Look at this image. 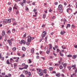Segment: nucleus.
Masks as SVG:
<instances>
[{
    "instance_id": "nucleus-58",
    "label": "nucleus",
    "mask_w": 77,
    "mask_h": 77,
    "mask_svg": "<svg viewBox=\"0 0 77 77\" xmlns=\"http://www.w3.org/2000/svg\"><path fill=\"white\" fill-rule=\"evenodd\" d=\"M36 59H39V56H37L36 57Z\"/></svg>"
},
{
    "instance_id": "nucleus-11",
    "label": "nucleus",
    "mask_w": 77,
    "mask_h": 77,
    "mask_svg": "<svg viewBox=\"0 0 77 77\" xmlns=\"http://www.w3.org/2000/svg\"><path fill=\"white\" fill-rule=\"evenodd\" d=\"M42 34H43V35H44L45 36H46V35H47V32L46 31H44L42 33Z\"/></svg>"
},
{
    "instance_id": "nucleus-61",
    "label": "nucleus",
    "mask_w": 77,
    "mask_h": 77,
    "mask_svg": "<svg viewBox=\"0 0 77 77\" xmlns=\"http://www.w3.org/2000/svg\"><path fill=\"white\" fill-rule=\"evenodd\" d=\"M54 73V74H56V71H53V72H52V74H53V73Z\"/></svg>"
},
{
    "instance_id": "nucleus-48",
    "label": "nucleus",
    "mask_w": 77,
    "mask_h": 77,
    "mask_svg": "<svg viewBox=\"0 0 77 77\" xmlns=\"http://www.w3.org/2000/svg\"><path fill=\"white\" fill-rule=\"evenodd\" d=\"M64 6H66L67 4H66V2H64Z\"/></svg>"
},
{
    "instance_id": "nucleus-33",
    "label": "nucleus",
    "mask_w": 77,
    "mask_h": 77,
    "mask_svg": "<svg viewBox=\"0 0 77 77\" xmlns=\"http://www.w3.org/2000/svg\"><path fill=\"white\" fill-rule=\"evenodd\" d=\"M67 68L69 69V70H71V66H68Z\"/></svg>"
},
{
    "instance_id": "nucleus-43",
    "label": "nucleus",
    "mask_w": 77,
    "mask_h": 77,
    "mask_svg": "<svg viewBox=\"0 0 77 77\" xmlns=\"http://www.w3.org/2000/svg\"><path fill=\"white\" fill-rule=\"evenodd\" d=\"M0 58L1 59V60H4V57H1Z\"/></svg>"
},
{
    "instance_id": "nucleus-17",
    "label": "nucleus",
    "mask_w": 77,
    "mask_h": 77,
    "mask_svg": "<svg viewBox=\"0 0 77 77\" xmlns=\"http://www.w3.org/2000/svg\"><path fill=\"white\" fill-rule=\"evenodd\" d=\"M46 14H44L43 15V18H44V19H45V18L46 17Z\"/></svg>"
},
{
    "instance_id": "nucleus-57",
    "label": "nucleus",
    "mask_w": 77,
    "mask_h": 77,
    "mask_svg": "<svg viewBox=\"0 0 77 77\" xmlns=\"http://www.w3.org/2000/svg\"><path fill=\"white\" fill-rule=\"evenodd\" d=\"M41 58H42V59H43L44 60H45V57H42Z\"/></svg>"
},
{
    "instance_id": "nucleus-8",
    "label": "nucleus",
    "mask_w": 77,
    "mask_h": 77,
    "mask_svg": "<svg viewBox=\"0 0 77 77\" xmlns=\"http://www.w3.org/2000/svg\"><path fill=\"white\" fill-rule=\"evenodd\" d=\"M69 10H71V12H72V10L71 8H69L67 9L66 11L68 13V12H69Z\"/></svg>"
},
{
    "instance_id": "nucleus-38",
    "label": "nucleus",
    "mask_w": 77,
    "mask_h": 77,
    "mask_svg": "<svg viewBox=\"0 0 77 77\" xmlns=\"http://www.w3.org/2000/svg\"><path fill=\"white\" fill-rule=\"evenodd\" d=\"M30 71H35V69H30Z\"/></svg>"
},
{
    "instance_id": "nucleus-46",
    "label": "nucleus",
    "mask_w": 77,
    "mask_h": 77,
    "mask_svg": "<svg viewBox=\"0 0 77 77\" xmlns=\"http://www.w3.org/2000/svg\"><path fill=\"white\" fill-rule=\"evenodd\" d=\"M55 5H58V2H56L54 3Z\"/></svg>"
},
{
    "instance_id": "nucleus-14",
    "label": "nucleus",
    "mask_w": 77,
    "mask_h": 77,
    "mask_svg": "<svg viewBox=\"0 0 77 77\" xmlns=\"http://www.w3.org/2000/svg\"><path fill=\"white\" fill-rule=\"evenodd\" d=\"M7 21H8V20H7V19H5L3 21V22L4 23V24H5V23H6L7 22Z\"/></svg>"
},
{
    "instance_id": "nucleus-28",
    "label": "nucleus",
    "mask_w": 77,
    "mask_h": 77,
    "mask_svg": "<svg viewBox=\"0 0 77 77\" xmlns=\"http://www.w3.org/2000/svg\"><path fill=\"white\" fill-rule=\"evenodd\" d=\"M13 25L16 26V25H17V22H14V23H13Z\"/></svg>"
},
{
    "instance_id": "nucleus-42",
    "label": "nucleus",
    "mask_w": 77,
    "mask_h": 77,
    "mask_svg": "<svg viewBox=\"0 0 77 77\" xmlns=\"http://www.w3.org/2000/svg\"><path fill=\"white\" fill-rule=\"evenodd\" d=\"M56 18V17L55 16H53L52 17V19H55Z\"/></svg>"
},
{
    "instance_id": "nucleus-2",
    "label": "nucleus",
    "mask_w": 77,
    "mask_h": 77,
    "mask_svg": "<svg viewBox=\"0 0 77 77\" xmlns=\"http://www.w3.org/2000/svg\"><path fill=\"white\" fill-rule=\"evenodd\" d=\"M58 9L60 12H63V6H62V5L61 4L59 5Z\"/></svg>"
},
{
    "instance_id": "nucleus-3",
    "label": "nucleus",
    "mask_w": 77,
    "mask_h": 77,
    "mask_svg": "<svg viewBox=\"0 0 77 77\" xmlns=\"http://www.w3.org/2000/svg\"><path fill=\"white\" fill-rule=\"evenodd\" d=\"M38 74L40 76H42L44 74L43 70H42L41 69H39Z\"/></svg>"
},
{
    "instance_id": "nucleus-12",
    "label": "nucleus",
    "mask_w": 77,
    "mask_h": 77,
    "mask_svg": "<svg viewBox=\"0 0 77 77\" xmlns=\"http://www.w3.org/2000/svg\"><path fill=\"white\" fill-rule=\"evenodd\" d=\"M67 64L66 63H64L63 64V66L64 68H66V66H67Z\"/></svg>"
},
{
    "instance_id": "nucleus-29",
    "label": "nucleus",
    "mask_w": 77,
    "mask_h": 77,
    "mask_svg": "<svg viewBox=\"0 0 77 77\" xmlns=\"http://www.w3.org/2000/svg\"><path fill=\"white\" fill-rule=\"evenodd\" d=\"M8 11L9 12H11V11H12V8H11V7H10L9 8Z\"/></svg>"
},
{
    "instance_id": "nucleus-34",
    "label": "nucleus",
    "mask_w": 77,
    "mask_h": 77,
    "mask_svg": "<svg viewBox=\"0 0 77 77\" xmlns=\"http://www.w3.org/2000/svg\"><path fill=\"white\" fill-rule=\"evenodd\" d=\"M32 74V73L30 72H29L28 73V75H29V76H30Z\"/></svg>"
},
{
    "instance_id": "nucleus-40",
    "label": "nucleus",
    "mask_w": 77,
    "mask_h": 77,
    "mask_svg": "<svg viewBox=\"0 0 77 77\" xmlns=\"http://www.w3.org/2000/svg\"><path fill=\"white\" fill-rule=\"evenodd\" d=\"M53 67H50L49 68V70L50 71H52L53 70Z\"/></svg>"
},
{
    "instance_id": "nucleus-6",
    "label": "nucleus",
    "mask_w": 77,
    "mask_h": 77,
    "mask_svg": "<svg viewBox=\"0 0 77 77\" xmlns=\"http://www.w3.org/2000/svg\"><path fill=\"white\" fill-rule=\"evenodd\" d=\"M49 50H51V49H52V44H50L49 45Z\"/></svg>"
},
{
    "instance_id": "nucleus-60",
    "label": "nucleus",
    "mask_w": 77,
    "mask_h": 77,
    "mask_svg": "<svg viewBox=\"0 0 77 77\" xmlns=\"http://www.w3.org/2000/svg\"><path fill=\"white\" fill-rule=\"evenodd\" d=\"M57 53L59 52V51H60V50H59V49L58 48L57 49Z\"/></svg>"
},
{
    "instance_id": "nucleus-31",
    "label": "nucleus",
    "mask_w": 77,
    "mask_h": 77,
    "mask_svg": "<svg viewBox=\"0 0 77 77\" xmlns=\"http://www.w3.org/2000/svg\"><path fill=\"white\" fill-rule=\"evenodd\" d=\"M76 67V66L75 64H74V65H72V68H75Z\"/></svg>"
},
{
    "instance_id": "nucleus-27",
    "label": "nucleus",
    "mask_w": 77,
    "mask_h": 77,
    "mask_svg": "<svg viewBox=\"0 0 77 77\" xmlns=\"http://www.w3.org/2000/svg\"><path fill=\"white\" fill-rule=\"evenodd\" d=\"M63 66H62V65H60V69H63Z\"/></svg>"
},
{
    "instance_id": "nucleus-26",
    "label": "nucleus",
    "mask_w": 77,
    "mask_h": 77,
    "mask_svg": "<svg viewBox=\"0 0 77 77\" xmlns=\"http://www.w3.org/2000/svg\"><path fill=\"white\" fill-rule=\"evenodd\" d=\"M60 54V56H63V54H62V52L60 51V52L59 53Z\"/></svg>"
},
{
    "instance_id": "nucleus-35",
    "label": "nucleus",
    "mask_w": 77,
    "mask_h": 77,
    "mask_svg": "<svg viewBox=\"0 0 77 77\" xmlns=\"http://www.w3.org/2000/svg\"><path fill=\"white\" fill-rule=\"evenodd\" d=\"M20 4H21V6H22L23 7V6H24V3L21 2Z\"/></svg>"
},
{
    "instance_id": "nucleus-4",
    "label": "nucleus",
    "mask_w": 77,
    "mask_h": 77,
    "mask_svg": "<svg viewBox=\"0 0 77 77\" xmlns=\"http://www.w3.org/2000/svg\"><path fill=\"white\" fill-rule=\"evenodd\" d=\"M7 42L8 43L9 45L10 46L12 45V42L11 41V40L10 39H8L7 40Z\"/></svg>"
},
{
    "instance_id": "nucleus-10",
    "label": "nucleus",
    "mask_w": 77,
    "mask_h": 77,
    "mask_svg": "<svg viewBox=\"0 0 77 77\" xmlns=\"http://www.w3.org/2000/svg\"><path fill=\"white\" fill-rule=\"evenodd\" d=\"M22 49L23 51H25L26 50V47H23Z\"/></svg>"
},
{
    "instance_id": "nucleus-13",
    "label": "nucleus",
    "mask_w": 77,
    "mask_h": 77,
    "mask_svg": "<svg viewBox=\"0 0 77 77\" xmlns=\"http://www.w3.org/2000/svg\"><path fill=\"white\" fill-rule=\"evenodd\" d=\"M24 67H23L24 69H27L28 67H29V66L28 65H25L24 66Z\"/></svg>"
},
{
    "instance_id": "nucleus-25",
    "label": "nucleus",
    "mask_w": 77,
    "mask_h": 77,
    "mask_svg": "<svg viewBox=\"0 0 77 77\" xmlns=\"http://www.w3.org/2000/svg\"><path fill=\"white\" fill-rule=\"evenodd\" d=\"M47 38H48V35H46L45 37V41H46V42H47Z\"/></svg>"
},
{
    "instance_id": "nucleus-62",
    "label": "nucleus",
    "mask_w": 77,
    "mask_h": 77,
    "mask_svg": "<svg viewBox=\"0 0 77 77\" xmlns=\"http://www.w3.org/2000/svg\"><path fill=\"white\" fill-rule=\"evenodd\" d=\"M2 75H5V72H2Z\"/></svg>"
},
{
    "instance_id": "nucleus-15",
    "label": "nucleus",
    "mask_w": 77,
    "mask_h": 77,
    "mask_svg": "<svg viewBox=\"0 0 77 77\" xmlns=\"http://www.w3.org/2000/svg\"><path fill=\"white\" fill-rule=\"evenodd\" d=\"M42 36V39H44V38L45 36V35H44V34H42V35H41Z\"/></svg>"
},
{
    "instance_id": "nucleus-56",
    "label": "nucleus",
    "mask_w": 77,
    "mask_h": 77,
    "mask_svg": "<svg viewBox=\"0 0 77 77\" xmlns=\"http://www.w3.org/2000/svg\"><path fill=\"white\" fill-rule=\"evenodd\" d=\"M14 40V39L13 38H11V41H13Z\"/></svg>"
},
{
    "instance_id": "nucleus-37",
    "label": "nucleus",
    "mask_w": 77,
    "mask_h": 77,
    "mask_svg": "<svg viewBox=\"0 0 77 77\" xmlns=\"http://www.w3.org/2000/svg\"><path fill=\"white\" fill-rule=\"evenodd\" d=\"M20 77H25V75H23V74H22L20 75Z\"/></svg>"
},
{
    "instance_id": "nucleus-54",
    "label": "nucleus",
    "mask_w": 77,
    "mask_h": 77,
    "mask_svg": "<svg viewBox=\"0 0 77 77\" xmlns=\"http://www.w3.org/2000/svg\"><path fill=\"white\" fill-rule=\"evenodd\" d=\"M49 11L50 12H52V11H53V10H51V9H50Z\"/></svg>"
},
{
    "instance_id": "nucleus-52",
    "label": "nucleus",
    "mask_w": 77,
    "mask_h": 77,
    "mask_svg": "<svg viewBox=\"0 0 77 77\" xmlns=\"http://www.w3.org/2000/svg\"><path fill=\"white\" fill-rule=\"evenodd\" d=\"M25 73L26 74H27L28 73V71H25Z\"/></svg>"
},
{
    "instance_id": "nucleus-32",
    "label": "nucleus",
    "mask_w": 77,
    "mask_h": 77,
    "mask_svg": "<svg viewBox=\"0 0 77 77\" xmlns=\"http://www.w3.org/2000/svg\"><path fill=\"white\" fill-rule=\"evenodd\" d=\"M16 50H17V49L15 47H14L12 49V50H13V51H15Z\"/></svg>"
},
{
    "instance_id": "nucleus-41",
    "label": "nucleus",
    "mask_w": 77,
    "mask_h": 77,
    "mask_svg": "<svg viewBox=\"0 0 77 77\" xmlns=\"http://www.w3.org/2000/svg\"><path fill=\"white\" fill-rule=\"evenodd\" d=\"M22 3H26V0H23Z\"/></svg>"
},
{
    "instance_id": "nucleus-36",
    "label": "nucleus",
    "mask_w": 77,
    "mask_h": 77,
    "mask_svg": "<svg viewBox=\"0 0 77 77\" xmlns=\"http://www.w3.org/2000/svg\"><path fill=\"white\" fill-rule=\"evenodd\" d=\"M67 56L68 57H72V55H67Z\"/></svg>"
},
{
    "instance_id": "nucleus-18",
    "label": "nucleus",
    "mask_w": 77,
    "mask_h": 77,
    "mask_svg": "<svg viewBox=\"0 0 77 77\" xmlns=\"http://www.w3.org/2000/svg\"><path fill=\"white\" fill-rule=\"evenodd\" d=\"M11 22V19H8L7 20V22L8 23H10Z\"/></svg>"
},
{
    "instance_id": "nucleus-5",
    "label": "nucleus",
    "mask_w": 77,
    "mask_h": 77,
    "mask_svg": "<svg viewBox=\"0 0 77 77\" xmlns=\"http://www.w3.org/2000/svg\"><path fill=\"white\" fill-rule=\"evenodd\" d=\"M20 44H26V41H25L24 40H21V42H20Z\"/></svg>"
},
{
    "instance_id": "nucleus-45",
    "label": "nucleus",
    "mask_w": 77,
    "mask_h": 77,
    "mask_svg": "<svg viewBox=\"0 0 77 77\" xmlns=\"http://www.w3.org/2000/svg\"><path fill=\"white\" fill-rule=\"evenodd\" d=\"M24 67L23 68H21V67H19V69H20V70H22V69H24Z\"/></svg>"
},
{
    "instance_id": "nucleus-22",
    "label": "nucleus",
    "mask_w": 77,
    "mask_h": 77,
    "mask_svg": "<svg viewBox=\"0 0 77 77\" xmlns=\"http://www.w3.org/2000/svg\"><path fill=\"white\" fill-rule=\"evenodd\" d=\"M31 52L32 53V54H33V53H34V49H32L31 50Z\"/></svg>"
},
{
    "instance_id": "nucleus-53",
    "label": "nucleus",
    "mask_w": 77,
    "mask_h": 77,
    "mask_svg": "<svg viewBox=\"0 0 77 77\" xmlns=\"http://www.w3.org/2000/svg\"><path fill=\"white\" fill-rule=\"evenodd\" d=\"M63 22H65L66 21V20L65 19H64L63 21Z\"/></svg>"
},
{
    "instance_id": "nucleus-63",
    "label": "nucleus",
    "mask_w": 77,
    "mask_h": 77,
    "mask_svg": "<svg viewBox=\"0 0 77 77\" xmlns=\"http://www.w3.org/2000/svg\"><path fill=\"white\" fill-rule=\"evenodd\" d=\"M12 21H15V19H12Z\"/></svg>"
},
{
    "instance_id": "nucleus-55",
    "label": "nucleus",
    "mask_w": 77,
    "mask_h": 77,
    "mask_svg": "<svg viewBox=\"0 0 77 77\" xmlns=\"http://www.w3.org/2000/svg\"><path fill=\"white\" fill-rule=\"evenodd\" d=\"M29 63H31V62H32V61H31L30 60V59H29Z\"/></svg>"
},
{
    "instance_id": "nucleus-64",
    "label": "nucleus",
    "mask_w": 77,
    "mask_h": 77,
    "mask_svg": "<svg viewBox=\"0 0 77 77\" xmlns=\"http://www.w3.org/2000/svg\"><path fill=\"white\" fill-rule=\"evenodd\" d=\"M77 14V11H76L74 13V15H75V14Z\"/></svg>"
},
{
    "instance_id": "nucleus-50",
    "label": "nucleus",
    "mask_w": 77,
    "mask_h": 77,
    "mask_svg": "<svg viewBox=\"0 0 77 77\" xmlns=\"http://www.w3.org/2000/svg\"><path fill=\"white\" fill-rule=\"evenodd\" d=\"M8 76L9 77H11V76H12V75H11V74H8Z\"/></svg>"
},
{
    "instance_id": "nucleus-39",
    "label": "nucleus",
    "mask_w": 77,
    "mask_h": 77,
    "mask_svg": "<svg viewBox=\"0 0 77 77\" xmlns=\"http://www.w3.org/2000/svg\"><path fill=\"white\" fill-rule=\"evenodd\" d=\"M25 65H26V64L25 63H23L22 64V66H25Z\"/></svg>"
},
{
    "instance_id": "nucleus-19",
    "label": "nucleus",
    "mask_w": 77,
    "mask_h": 77,
    "mask_svg": "<svg viewBox=\"0 0 77 77\" xmlns=\"http://www.w3.org/2000/svg\"><path fill=\"white\" fill-rule=\"evenodd\" d=\"M67 27H66V29H67V28H68V27H70L71 26V25L70 24H68L67 25Z\"/></svg>"
},
{
    "instance_id": "nucleus-51",
    "label": "nucleus",
    "mask_w": 77,
    "mask_h": 77,
    "mask_svg": "<svg viewBox=\"0 0 77 77\" xmlns=\"http://www.w3.org/2000/svg\"><path fill=\"white\" fill-rule=\"evenodd\" d=\"M14 1L16 2H19V1H20L21 0H14Z\"/></svg>"
},
{
    "instance_id": "nucleus-1",
    "label": "nucleus",
    "mask_w": 77,
    "mask_h": 77,
    "mask_svg": "<svg viewBox=\"0 0 77 77\" xmlns=\"http://www.w3.org/2000/svg\"><path fill=\"white\" fill-rule=\"evenodd\" d=\"M34 39L33 37H31L30 35L28 36V39H27L28 42L26 43V45H29V44H30V42H31L32 41V39Z\"/></svg>"
},
{
    "instance_id": "nucleus-44",
    "label": "nucleus",
    "mask_w": 77,
    "mask_h": 77,
    "mask_svg": "<svg viewBox=\"0 0 77 77\" xmlns=\"http://www.w3.org/2000/svg\"><path fill=\"white\" fill-rule=\"evenodd\" d=\"M7 63L8 64H10V63L9 62V60H7Z\"/></svg>"
},
{
    "instance_id": "nucleus-47",
    "label": "nucleus",
    "mask_w": 77,
    "mask_h": 77,
    "mask_svg": "<svg viewBox=\"0 0 77 77\" xmlns=\"http://www.w3.org/2000/svg\"><path fill=\"white\" fill-rule=\"evenodd\" d=\"M72 28H75V26H74V24H72Z\"/></svg>"
},
{
    "instance_id": "nucleus-16",
    "label": "nucleus",
    "mask_w": 77,
    "mask_h": 77,
    "mask_svg": "<svg viewBox=\"0 0 77 77\" xmlns=\"http://www.w3.org/2000/svg\"><path fill=\"white\" fill-rule=\"evenodd\" d=\"M56 75L57 77H60V73H59L58 74H56Z\"/></svg>"
},
{
    "instance_id": "nucleus-30",
    "label": "nucleus",
    "mask_w": 77,
    "mask_h": 77,
    "mask_svg": "<svg viewBox=\"0 0 77 77\" xmlns=\"http://www.w3.org/2000/svg\"><path fill=\"white\" fill-rule=\"evenodd\" d=\"M14 68H16V66H17V63H15L14 64Z\"/></svg>"
},
{
    "instance_id": "nucleus-9",
    "label": "nucleus",
    "mask_w": 77,
    "mask_h": 77,
    "mask_svg": "<svg viewBox=\"0 0 77 77\" xmlns=\"http://www.w3.org/2000/svg\"><path fill=\"white\" fill-rule=\"evenodd\" d=\"M77 55H73L72 57V58L73 59H76V57H77Z\"/></svg>"
},
{
    "instance_id": "nucleus-23",
    "label": "nucleus",
    "mask_w": 77,
    "mask_h": 77,
    "mask_svg": "<svg viewBox=\"0 0 77 77\" xmlns=\"http://www.w3.org/2000/svg\"><path fill=\"white\" fill-rule=\"evenodd\" d=\"M65 33V32L63 31H61L60 32L61 35H63V34H64V33Z\"/></svg>"
},
{
    "instance_id": "nucleus-7",
    "label": "nucleus",
    "mask_w": 77,
    "mask_h": 77,
    "mask_svg": "<svg viewBox=\"0 0 77 77\" xmlns=\"http://www.w3.org/2000/svg\"><path fill=\"white\" fill-rule=\"evenodd\" d=\"M14 9L16 10L17 9V7H18V6H17V4H14Z\"/></svg>"
},
{
    "instance_id": "nucleus-49",
    "label": "nucleus",
    "mask_w": 77,
    "mask_h": 77,
    "mask_svg": "<svg viewBox=\"0 0 77 77\" xmlns=\"http://www.w3.org/2000/svg\"><path fill=\"white\" fill-rule=\"evenodd\" d=\"M74 47H75V48H77V45H74Z\"/></svg>"
},
{
    "instance_id": "nucleus-20",
    "label": "nucleus",
    "mask_w": 77,
    "mask_h": 77,
    "mask_svg": "<svg viewBox=\"0 0 77 77\" xmlns=\"http://www.w3.org/2000/svg\"><path fill=\"white\" fill-rule=\"evenodd\" d=\"M44 74H47V69H45L43 70Z\"/></svg>"
},
{
    "instance_id": "nucleus-24",
    "label": "nucleus",
    "mask_w": 77,
    "mask_h": 77,
    "mask_svg": "<svg viewBox=\"0 0 77 77\" xmlns=\"http://www.w3.org/2000/svg\"><path fill=\"white\" fill-rule=\"evenodd\" d=\"M5 35V31H3L2 32V36H3Z\"/></svg>"
},
{
    "instance_id": "nucleus-59",
    "label": "nucleus",
    "mask_w": 77,
    "mask_h": 77,
    "mask_svg": "<svg viewBox=\"0 0 77 77\" xmlns=\"http://www.w3.org/2000/svg\"><path fill=\"white\" fill-rule=\"evenodd\" d=\"M13 31H14V32H15L16 30H15V29H12Z\"/></svg>"
},
{
    "instance_id": "nucleus-21",
    "label": "nucleus",
    "mask_w": 77,
    "mask_h": 77,
    "mask_svg": "<svg viewBox=\"0 0 77 77\" xmlns=\"http://www.w3.org/2000/svg\"><path fill=\"white\" fill-rule=\"evenodd\" d=\"M50 52V50H47L46 51V53H47V54H49Z\"/></svg>"
}]
</instances>
